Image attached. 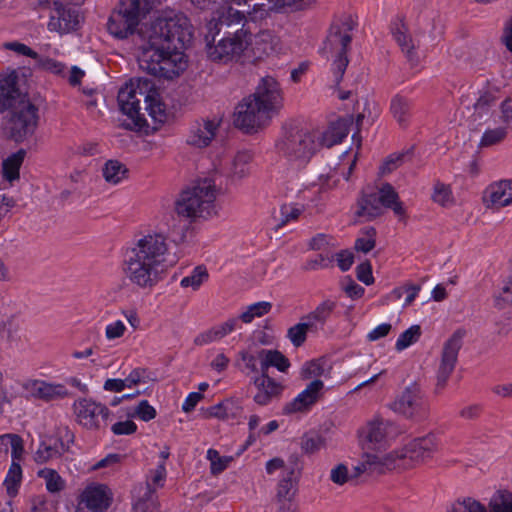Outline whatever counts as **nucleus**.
<instances>
[{
	"label": "nucleus",
	"instance_id": "obj_1",
	"mask_svg": "<svg viewBox=\"0 0 512 512\" xmlns=\"http://www.w3.org/2000/svg\"><path fill=\"white\" fill-rule=\"evenodd\" d=\"M138 63L148 74L173 79L188 65L184 54L192 31L189 19L180 12L165 11L139 31Z\"/></svg>",
	"mask_w": 512,
	"mask_h": 512
},
{
	"label": "nucleus",
	"instance_id": "obj_2",
	"mask_svg": "<svg viewBox=\"0 0 512 512\" xmlns=\"http://www.w3.org/2000/svg\"><path fill=\"white\" fill-rule=\"evenodd\" d=\"M166 239L162 234H148L127 247L124 254L126 277L140 288H152L166 267Z\"/></svg>",
	"mask_w": 512,
	"mask_h": 512
},
{
	"label": "nucleus",
	"instance_id": "obj_3",
	"mask_svg": "<svg viewBox=\"0 0 512 512\" xmlns=\"http://www.w3.org/2000/svg\"><path fill=\"white\" fill-rule=\"evenodd\" d=\"M18 75H0V112L10 110L9 129L15 141L32 134L37 126V107L17 88Z\"/></svg>",
	"mask_w": 512,
	"mask_h": 512
},
{
	"label": "nucleus",
	"instance_id": "obj_4",
	"mask_svg": "<svg viewBox=\"0 0 512 512\" xmlns=\"http://www.w3.org/2000/svg\"><path fill=\"white\" fill-rule=\"evenodd\" d=\"M321 147L320 131L285 127L276 143L278 153L297 168L304 167Z\"/></svg>",
	"mask_w": 512,
	"mask_h": 512
},
{
	"label": "nucleus",
	"instance_id": "obj_5",
	"mask_svg": "<svg viewBox=\"0 0 512 512\" xmlns=\"http://www.w3.org/2000/svg\"><path fill=\"white\" fill-rule=\"evenodd\" d=\"M216 194L214 180L200 179L181 193L176 202V212L189 219L212 217L216 214Z\"/></svg>",
	"mask_w": 512,
	"mask_h": 512
},
{
	"label": "nucleus",
	"instance_id": "obj_6",
	"mask_svg": "<svg viewBox=\"0 0 512 512\" xmlns=\"http://www.w3.org/2000/svg\"><path fill=\"white\" fill-rule=\"evenodd\" d=\"M352 16L347 15L333 23L324 42L323 51L335 56L331 65L334 82L338 85L346 71L349 60L347 51L352 41V31L356 27Z\"/></svg>",
	"mask_w": 512,
	"mask_h": 512
},
{
	"label": "nucleus",
	"instance_id": "obj_7",
	"mask_svg": "<svg viewBox=\"0 0 512 512\" xmlns=\"http://www.w3.org/2000/svg\"><path fill=\"white\" fill-rule=\"evenodd\" d=\"M151 82L147 79L138 78L126 83L118 93V104L126 116L120 123L125 129L141 131L148 127L144 114L140 112V102L145 98Z\"/></svg>",
	"mask_w": 512,
	"mask_h": 512
},
{
	"label": "nucleus",
	"instance_id": "obj_8",
	"mask_svg": "<svg viewBox=\"0 0 512 512\" xmlns=\"http://www.w3.org/2000/svg\"><path fill=\"white\" fill-rule=\"evenodd\" d=\"M219 32L220 29L212 28V23L208 24L205 40L207 55L212 61L227 63L238 60L249 49L251 34L247 31L239 29L233 34L224 36L215 44V38Z\"/></svg>",
	"mask_w": 512,
	"mask_h": 512
},
{
	"label": "nucleus",
	"instance_id": "obj_9",
	"mask_svg": "<svg viewBox=\"0 0 512 512\" xmlns=\"http://www.w3.org/2000/svg\"><path fill=\"white\" fill-rule=\"evenodd\" d=\"M388 208L398 216L405 213L402 203L398 201V194L394 187L385 183L377 191L362 193L357 202L355 215L364 221H372L382 216L385 209Z\"/></svg>",
	"mask_w": 512,
	"mask_h": 512
},
{
	"label": "nucleus",
	"instance_id": "obj_10",
	"mask_svg": "<svg viewBox=\"0 0 512 512\" xmlns=\"http://www.w3.org/2000/svg\"><path fill=\"white\" fill-rule=\"evenodd\" d=\"M140 21V0H121L107 22L108 32L117 39L132 35Z\"/></svg>",
	"mask_w": 512,
	"mask_h": 512
},
{
	"label": "nucleus",
	"instance_id": "obj_11",
	"mask_svg": "<svg viewBox=\"0 0 512 512\" xmlns=\"http://www.w3.org/2000/svg\"><path fill=\"white\" fill-rule=\"evenodd\" d=\"M436 449L435 436L428 434L412 440L401 451L392 452L388 455H392L396 465L395 468H408L431 458Z\"/></svg>",
	"mask_w": 512,
	"mask_h": 512
},
{
	"label": "nucleus",
	"instance_id": "obj_12",
	"mask_svg": "<svg viewBox=\"0 0 512 512\" xmlns=\"http://www.w3.org/2000/svg\"><path fill=\"white\" fill-rule=\"evenodd\" d=\"M72 408L76 422L88 430H100L108 425L110 410L91 398L75 400Z\"/></svg>",
	"mask_w": 512,
	"mask_h": 512
},
{
	"label": "nucleus",
	"instance_id": "obj_13",
	"mask_svg": "<svg viewBox=\"0 0 512 512\" xmlns=\"http://www.w3.org/2000/svg\"><path fill=\"white\" fill-rule=\"evenodd\" d=\"M464 336L465 331L458 329L444 343L441 360L436 372V394H440L445 389L448 379L455 369Z\"/></svg>",
	"mask_w": 512,
	"mask_h": 512
},
{
	"label": "nucleus",
	"instance_id": "obj_14",
	"mask_svg": "<svg viewBox=\"0 0 512 512\" xmlns=\"http://www.w3.org/2000/svg\"><path fill=\"white\" fill-rule=\"evenodd\" d=\"M271 117L272 116L268 114L263 107H260V105L249 96L236 107L234 112V124L236 127L246 132H251L265 125Z\"/></svg>",
	"mask_w": 512,
	"mask_h": 512
},
{
	"label": "nucleus",
	"instance_id": "obj_15",
	"mask_svg": "<svg viewBox=\"0 0 512 512\" xmlns=\"http://www.w3.org/2000/svg\"><path fill=\"white\" fill-rule=\"evenodd\" d=\"M391 408L396 413L412 418L425 415L428 411V404L420 387L413 383L395 399Z\"/></svg>",
	"mask_w": 512,
	"mask_h": 512
},
{
	"label": "nucleus",
	"instance_id": "obj_16",
	"mask_svg": "<svg viewBox=\"0 0 512 512\" xmlns=\"http://www.w3.org/2000/svg\"><path fill=\"white\" fill-rule=\"evenodd\" d=\"M448 512H488L478 501L472 498L458 500L451 505ZM489 512H512V492L497 491L490 499Z\"/></svg>",
	"mask_w": 512,
	"mask_h": 512
},
{
	"label": "nucleus",
	"instance_id": "obj_17",
	"mask_svg": "<svg viewBox=\"0 0 512 512\" xmlns=\"http://www.w3.org/2000/svg\"><path fill=\"white\" fill-rule=\"evenodd\" d=\"M112 501L110 490L102 484L88 485L80 494L75 512H103Z\"/></svg>",
	"mask_w": 512,
	"mask_h": 512
},
{
	"label": "nucleus",
	"instance_id": "obj_18",
	"mask_svg": "<svg viewBox=\"0 0 512 512\" xmlns=\"http://www.w3.org/2000/svg\"><path fill=\"white\" fill-rule=\"evenodd\" d=\"M250 97L271 116L282 106V95L279 84L270 76L261 79L256 91Z\"/></svg>",
	"mask_w": 512,
	"mask_h": 512
},
{
	"label": "nucleus",
	"instance_id": "obj_19",
	"mask_svg": "<svg viewBox=\"0 0 512 512\" xmlns=\"http://www.w3.org/2000/svg\"><path fill=\"white\" fill-rule=\"evenodd\" d=\"M78 25L79 13L75 8L65 6L60 2H53L48 22L49 31L65 34L76 30Z\"/></svg>",
	"mask_w": 512,
	"mask_h": 512
},
{
	"label": "nucleus",
	"instance_id": "obj_20",
	"mask_svg": "<svg viewBox=\"0 0 512 512\" xmlns=\"http://www.w3.org/2000/svg\"><path fill=\"white\" fill-rule=\"evenodd\" d=\"M397 434V429L391 421L375 418L368 422L365 429V438L371 448H383L389 440Z\"/></svg>",
	"mask_w": 512,
	"mask_h": 512
},
{
	"label": "nucleus",
	"instance_id": "obj_21",
	"mask_svg": "<svg viewBox=\"0 0 512 512\" xmlns=\"http://www.w3.org/2000/svg\"><path fill=\"white\" fill-rule=\"evenodd\" d=\"M324 383L319 379L310 382L292 401L284 407L287 414L309 410L322 396Z\"/></svg>",
	"mask_w": 512,
	"mask_h": 512
},
{
	"label": "nucleus",
	"instance_id": "obj_22",
	"mask_svg": "<svg viewBox=\"0 0 512 512\" xmlns=\"http://www.w3.org/2000/svg\"><path fill=\"white\" fill-rule=\"evenodd\" d=\"M24 388L32 397L44 402L61 400L70 396L69 391L63 384L49 383L43 380H30Z\"/></svg>",
	"mask_w": 512,
	"mask_h": 512
},
{
	"label": "nucleus",
	"instance_id": "obj_23",
	"mask_svg": "<svg viewBox=\"0 0 512 512\" xmlns=\"http://www.w3.org/2000/svg\"><path fill=\"white\" fill-rule=\"evenodd\" d=\"M483 203L487 208H501L512 204V179L491 183L484 191Z\"/></svg>",
	"mask_w": 512,
	"mask_h": 512
},
{
	"label": "nucleus",
	"instance_id": "obj_24",
	"mask_svg": "<svg viewBox=\"0 0 512 512\" xmlns=\"http://www.w3.org/2000/svg\"><path fill=\"white\" fill-rule=\"evenodd\" d=\"M395 463L392 459V455L379 456L376 454H367L365 459L358 465L354 466L353 473L349 474L350 478H356L367 473L382 474L386 470L395 469Z\"/></svg>",
	"mask_w": 512,
	"mask_h": 512
},
{
	"label": "nucleus",
	"instance_id": "obj_25",
	"mask_svg": "<svg viewBox=\"0 0 512 512\" xmlns=\"http://www.w3.org/2000/svg\"><path fill=\"white\" fill-rule=\"evenodd\" d=\"M219 122L215 120H202L192 125L187 143L197 148L208 146L216 135Z\"/></svg>",
	"mask_w": 512,
	"mask_h": 512
},
{
	"label": "nucleus",
	"instance_id": "obj_26",
	"mask_svg": "<svg viewBox=\"0 0 512 512\" xmlns=\"http://www.w3.org/2000/svg\"><path fill=\"white\" fill-rule=\"evenodd\" d=\"M391 33L402 52L412 65L419 63V58L415 51V45L411 36L408 34V29L401 19H397L391 24Z\"/></svg>",
	"mask_w": 512,
	"mask_h": 512
},
{
	"label": "nucleus",
	"instance_id": "obj_27",
	"mask_svg": "<svg viewBox=\"0 0 512 512\" xmlns=\"http://www.w3.org/2000/svg\"><path fill=\"white\" fill-rule=\"evenodd\" d=\"M498 100V91L492 89L480 91L479 96L473 104L472 120L480 124L483 119H486L492 114Z\"/></svg>",
	"mask_w": 512,
	"mask_h": 512
},
{
	"label": "nucleus",
	"instance_id": "obj_28",
	"mask_svg": "<svg viewBox=\"0 0 512 512\" xmlns=\"http://www.w3.org/2000/svg\"><path fill=\"white\" fill-rule=\"evenodd\" d=\"M253 384L257 388L254 401L262 406L269 404L282 392V386L269 376H257L253 379Z\"/></svg>",
	"mask_w": 512,
	"mask_h": 512
},
{
	"label": "nucleus",
	"instance_id": "obj_29",
	"mask_svg": "<svg viewBox=\"0 0 512 512\" xmlns=\"http://www.w3.org/2000/svg\"><path fill=\"white\" fill-rule=\"evenodd\" d=\"M336 307V302L330 299H327L320 303L312 312L302 317L301 320L308 325L310 328V332H317L319 329H322L334 311Z\"/></svg>",
	"mask_w": 512,
	"mask_h": 512
},
{
	"label": "nucleus",
	"instance_id": "obj_30",
	"mask_svg": "<svg viewBox=\"0 0 512 512\" xmlns=\"http://www.w3.org/2000/svg\"><path fill=\"white\" fill-rule=\"evenodd\" d=\"M237 324L238 320L236 318L228 319L226 322L214 326L208 329L207 331H204L197 335L194 339V343L195 345L203 346L215 341H219L228 334H230L232 331H234Z\"/></svg>",
	"mask_w": 512,
	"mask_h": 512
},
{
	"label": "nucleus",
	"instance_id": "obj_31",
	"mask_svg": "<svg viewBox=\"0 0 512 512\" xmlns=\"http://www.w3.org/2000/svg\"><path fill=\"white\" fill-rule=\"evenodd\" d=\"M348 133L347 121L339 119L336 122L331 123L326 131L320 132L321 147L325 146L330 148L341 143Z\"/></svg>",
	"mask_w": 512,
	"mask_h": 512
},
{
	"label": "nucleus",
	"instance_id": "obj_32",
	"mask_svg": "<svg viewBox=\"0 0 512 512\" xmlns=\"http://www.w3.org/2000/svg\"><path fill=\"white\" fill-rule=\"evenodd\" d=\"M390 111L397 123L405 127L412 116V102L408 98L397 94L391 99Z\"/></svg>",
	"mask_w": 512,
	"mask_h": 512
},
{
	"label": "nucleus",
	"instance_id": "obj_33",
	"mask_svg": "<svg viewBox=\"0 0 512 512\" xmlns=\"http://www.w3.org/2000/svg\"><path fill=\"white\" fill-rule=\"evenodd\" d=\"M275 37L270 31H261L258 34L251 35L249 47L255 57L261 58L263 55H269L274 51Z\"/></svg>",
	"mask_w": 512,
	"mask_h": 512
},
{
	"label": "nucleus",
	"instance_id": "obj_34",
	"mask_svg": "<svg viewBox=\"0 0 512 512\" xmlns=\"http://www.w3.org/2000/svg\"><path fill=\"white\" fill-rule=\"evenodd\" d=\"M294 495L293 483L289 477H284L280 480L277 489V499L280 503L279 512H292L294 510L293 503L291 502Z\"/></svg>",
	"mask_w": 512,
	"mask_h": 512
},
{
	"label": "nucleus",
	"instance_id": "obj_35",
	"mask_svg": "<svg viewBox=\"0 0 512 512\" xmlns=\"http://www.w3.org/2000/svg\"><path fill=\"white\" fill-rule=\"evenodd\" d=\"M46 440L57 449V453L61 456L69 450L70 445L74 442V433L67 426L59 427L55 435Z\"/></svg>",
	"mask_w": 512,
	"mask_h": 512
},
{
	"label": "nucleus",
	"instance_id": "obj_36",
	"mask_svg": "<svg viewBox=\"0 0 512 512\" xmlns=\"http://www.w3.org/2000/svg\"><path fill=\"white\" fill-rule=\"evenodd\" d=\"M25 155V150L20 149L3 161V176L5 179L12 182L19 178V170Z\"/></svg>",
	"mask_w": 512,
	"mask_h": 512
},
{
	"label": "nucleus",
	"instance_id": "obj_37",
	"mask_svg": "<svg viewBox=\"0 0 512 512\" xmlns=\"http://www.w3.org/2000/svg\"><path fill=\"white\" fill-rule=\"evenodd\" d=\"M509 129L502 124L497 127H488L479 141V148H487L502 143L507 135Z\"/></svg>",
	"mask_w": 512,
	"mask_h": 512
},
{
	"label": "nucleus",
	"instance_id": "obj_38",
	"mask_svg": "<svg viewBox=\"0 0 512 512\" xmlns=\"http://www.w3.org/2000/svg\"><path fill=\"white\" fill-rule=\"evenodd\" d=\"M134 510L135 512H160L156 489L151 488L149 483L145 493L134 504Z\"/></svg>",
	"mask_w": 512,
	"mask_h": 512
},
{
	"label": "nucleus",
	"instance_id": "obj_39",
	"mask_svg": "<svg viewBox=\"0 0 512 512\" xmlns=\"http://www.w3.org/2000/svg\"><path fill=\"white\" fill-rule=\"evenodd\" d=\"M127 173L128 170L125 165L117 160H109L103 168V177L111 184H118L121 182L126 178Z\"/></svg>",
	"mask_w": 512,
	"mask_h": 512
},
{
	"label": "nucleus",
	"instance_id": "obj_40",
	"mask_svg": "<svg viewBox=\"0 0 512 512\" xmlns=\"http://www.w3.org/2000/svg\"><path fill=\"white\" fill-rule=\"evenodd\" d=\"M21 480L22 469L20 463H11L4 480V486L10 498H14L17 495Z\"/></svg>",
	"mask_w": 512,
	"mask_h": 512
},
{
	"label": "nucleus",
	"instance_id": "obj_41",
	"mask_svg": "<svg viewBox=\"0 0 512 512\" xmlns=\"http://www.w3.org/2000/svg\"><path fill=\"white\" fill-rule=\"evenodd\" d=\"M38 477L45 480L46 488L51 493H58L65 487V481L54 469L44 468L38 471Z\"/></svg>",
	"mask_w": 512,
	"mask_h": 512
},
{
	"label": "nucleus",
	"instance_id": "obj_42",
	"mask_svg": "<svg viewBox=\"0 0 512 512\" xmlns=\"http://www.w3.org/2000/svg\"><path fill=\"white\" fill-rule=\"evenodd\" d=\"M314 0H273L266 10L278 11L285 10L289 12L305 10L313 4Z\"/></svg>",
	"mask_w": 512,
	"mask_h": 512
},
{
	"label": "nucleus",
	"instance_id": "obj_43",
	"mask_svg": "<svg viewBox=\"0 0 512 512\" xmlns=\"http://www.w3.org/2000/svg\"><path fill=\"white\" fill-rule=\"evenodd\" d=\"M208 271L204 266L195 267L191 274L181 279L180 285L183 288L191 287L193 290H198L200 286L208 280Z\"/></svg>",
	"mask_w": 512,
	"mask_h": 512
},
{
	"label": "nucleus",
	"instance_id": "obj_44",
	"mask_svg": "<svg viewBox=\"0 0 512 512\" xmlns=\"http://www.w3.org/2000/svg\"><path fill=\"white\" fill-rule=\"evenodd\" d=\"M145 110L148 114L155 120L162 122L164 113L162 109L161 103L157 100V93L153 89V85L151 84V88L148 90L147 94L144 98Z\"/></svg>",
	"mask_w": 512,
	"mask_h": 512
},
{
	"label": "nucleus",
	"instance_id": "obj_45",
	"mask_svg": "<svg viewBox=\"0 0 512 512\" xmlns=\"http://www.w3.org/2000/svg\"><path fill=\"white\" fill-rule=\"evenodd\" d=\"M271 309L272 304L270 302H257L248 306L247 310L240 315V319L244 323H251L254 318L264 316L265 314L269 313Z\"/></svg>",
	"mask_w": 512,
	"mask_h": 512
},
{
	"label": "nucleus",
	"instance_id": "obj_46",
	"mask_svg": "<svg viewBox=\"0 0 512 512\" xmlns=\"http://www.w3.org/2000/svg\"><path fill=\"white\" fill-rule=\"evenodd\" d=\"M308 332H310V328L304 322V320H302L287 330L286 337L290 340L294 347L298 348L305 343Z\"/></svg>",
	"mask_w": 512,
	"mask_h": 512
},
{
	"label": "nucleus",
	"instance_id": "obj_47",
	"mask_svg": "<svg viewBox=\"0 0 512 512\" xmlns=\"http://www.w3.org/2000/svg\"><path fill=\"white\" fill-rule=\"evenodd\" d=\"M421 335V329L418 325H413L404 332H402L395 344V348L398 351H402L415 343Z\"/></svg>",
	"mask_w": 512,
	"mask_h": 512
},
{
	"label": "nucleus",
	"instance_id": "obj_48",
	"mask_svg": "<svg viewBox=\"0 0 512 512\" xmlns=\"http://www.w3.org/2000/svg\"><path fill=\"white\" fill-rule=\"evenodd\" d=\"M245 18L244 14L233 8H229L226 13L219 17L218 21L211 20L208 24L212 23V28L215 30L220 29L223 25L230 26L232 24H240Z\"/></svg>",
	"mask_w": 512,
	"mask_h": 512
},
{
	"label": "nucleus",
	"instance_id": "obj_49",
	"mask_svg": "<svg viewBox=\"0 0 512 512\" xmlns=\"http://www.w3.org/2000/svg\"><path fill=\"white\" fill-rule=\"evenodd\" d=\"M432 200L441 206H449L452 204L453 196L450 186L437 181L434 184Z\"/></svg>",
	"mask_w": 512,
	"mask_h": 512
},
{
	"label": "nucleus",
	"instance_id": "obj_50",
	"mask_svg": "<svg viewBox=\"0 0 512 512\" xmlns=\"http://www.w3.org/2000/svg\"><path fill=\"white\" fill-rule=\"evenodd\" d=\"M363 236L355 241L357 251L368 253L375 247L376 230L373 227H367L362 230Z\"/></svg>",
	"mask_w": 512,
	"mask_h": 512
},
{
	"label": "nucleus",
	"instance_id": "obj_51",
	"mask_svg": "<svg viewBox=\"0 0 512 512\" xmlns=\"http://www.w3.org/2000/svg\"><path fill=\"white\" fill-rule=\"evenodd\" d=\"M207 459L210 461L211 473L214 475L223 472L232 461V457H222L215 449H209L207 451Z\"/></svg>",
	"mask_w": 512,
	"mask_h": 512
},
{
	"label": "nucleus",
	"instance_id": "obj_52",
	"mask_svg": "<svg viewBox=\"0 0 512 512\" xmlns=\"http://www.w3.org/2000/svg\"><path fill=\"white\" fill-rule=\"evenodd\" d=\"M262 355L266 357L271 367H276L280 372H285L290 366L289 360L278 350L262 349Z\"/></svg>",
	"mask_w": 512,
	"mask_h": 512
},
{
	"label": "nucleus",
	"instance_id": "obj_53",
	"mask_svg": "<svg viewBox=\"0 0 512 512\" xmlns=\"http://www.w3.org/2000/svg\"><path fill=\"white\" fill-rule=\"evenodd\" d=\"M326 361L323 359H314L306 362L301 370V375L304 379H311L320 377L325 373Z\"/></svg>",
	"mask_w": 512,
	"mask_h": 512
},
{
	"label": "nucleus",
	"instance_id": "obj_54",
	"mask_svg": "<svg viewBox=\"0 0 512 512\" xmlns=\"http://www.w3.org/2000/svg\"><path fill=\"white\" fill-rule=\"evenodd\" d=\"M302 213V208L294 204H284L280 208L277 228H281L291 221H295Z\"/></svg>",
	"mask_w": 512,
	"mask_h": 512
},
{
	"label": "nucleus",
	"instance_id": "obj_55",
	"mask_svg": "<svg viewBox=\"0 0 512 512\" xmlns=\"http://www.w3.org/2000/svg\"><path fill=\"white\" fill-rule=\"evenodd\" d=\"M499 289L500 292L496 297V303L502 308V303L507 304L512 302V271L503 277Z\"/></svg>",
	"mask_w": 512,
	"mask_h": 512
},
{
	"label": "nucleus",
	"instance_id": "obj_56",
	"mask_svg": "<svg viewBox=\"0 0 512 512\" xmlns=\"http://www.w3.org/2000/svg\"><path fill=\"white\" fill-rule=\"evenodd\" d=\"M59 457L60 455L57 453V449L52 447L47 440H44L40 443L39 448L35 453V461L41 464Z\"/></svg>",
	"mask_w": 512,
	"mask_h": 512
},
{
	"label": "nucleus",
	"instance_id": "obj_57",
	"mask_svg": "<svg viewBox=\"0 0 512 512\" xmlns=\"http://www.w3.org/2000/svg\"><path fill=\"white\" fill-rule=\"evenodd\" d=\"M166 464L164 462H159L156 469L151 471V476L146 483V487L148 483L151 488L162 487L166 478Z\"/></svg>",
	"mask_w": 512,
	"mask_h": 512
},
{
	"label": "nucleus",
	"instance_id": "obj_58",
	"mask_svg": "<svg viewBox=\"0 0 512 512\" xmlns=\"http://www.w3.org/2000/svg\"><path fill=\"white\" fill-rule=\"evenodd\" d=\"M29 512H55V505L48 501L45 496L38 495L31 499Z\"/></svg>",
	"mask_w": 512,
	"mask_h": 512
},
{
	"label": "nucleus",
	"instance_id": "obj_59",
	"mask_svg": "<svg viewBox=\"0 0 512 512\" xmlns=\"http://www.w3.org/2000/svg\"><path fill=\"white\" fill-rule=\"evenodd\" d=\"M408 154H409V151L399 153V154H392L389 157H387L385 162L380 167L381 173L386 174V173H390L393 170H395L397 167H399L403 163L404 158L406 156H408Z\"/></svg>",
	"mask_w": 512,
	"mask_h": 512
},
{
	"label": "nucleus",
	"instance_id": "obj_60",
	"mask_svg": "<svg viewBox=\"0 0 512 512\" xmlns=\"http://www.w3.org/2000/svg\"><path fill=\"white\" fill-rule=\"evenodd\" d=\"M330 479L335 484H345L349 479H351L347 466L344 464H338L335 466L330 472Z\"/></svg>",
	"mask_w": 512,
	"mask_h": 512
},
{
	"label": "nucleus",
	"instance_id": "obj_61",
	"mask_svg": "<svg viewBox=\"0 0 512 512\" xmlns=\"http://www.w3.org/2000/svg\"><path fill=\"white\" fill-rule=\"evenodd\" d=\"M251 160V155L248 152H240L236 155L234 159V174L238 175L239 177H243L247 172L248 169L246 165Z\"/></svg>",
	"mask_w": 512,
	"mask_h": 512
},
{
	"label": "nucleus",
	"instance_id": "obj_62",
	"mask_svg": "<svg viewBox=\"0 0 512 512\" xmlns=\"http://www.w3.org/2000/svg\"><path fill=\"white\" fill-rule=\"evenodd\" d=\"M135 414L141 420L148 422L156 417V410L147 400H142L136 407Z\"/></svg>",
	"mask_w": 512,
	"mask_h": 512
},
{
	"label": "nucleus",
	"instance_id": "obj_63",
	"mask_svg": "<svg viewBox=\"0 0 512 512\" xmlns=\"http://www.w3.org/2000/svg\"><path fill=\"white\" fill-rule=\"evenodd\" d=\"M500 120L501 124L512 129V99L507 98L500 104Z\"/></svg>",
	"mask_w": 512,
	"mask_h": 512
},
{
	"label": "nucleus",
	"instance_id": "obj_64",
	"mask_svg": "<svg viewBox=\"0 0 512 512\" xmlns=\"http://www.w3.org/2000/svg\"><path fill=\"white\" fill-rule=\"evenodd\" d=\"M357 270V279L363 282L365 285H370L374 282V278L372 275V267L370 262L366 261L359 264L356 268Z\"/></svg>",
	"mask_w": 512,
	"mask_h": 512
}]
</instances>
